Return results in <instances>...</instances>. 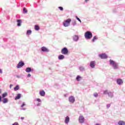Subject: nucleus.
Masks as SVG:
<instances>
[{
    "instance_id": "obj_1",
    "label": "nucleus",
    "mask_w": 125,
    "mask_h": 125,
    "mask_svg": "<svg viewBox=\"0 0 125 125\" xmlns=\"http://www.w3.org/2000/svg\"><path fill=\"white\" fill-rule=\"evenodd\" d=\"M109 65L114 70H118L119 69V63L112 60H109Z\"/></svg>"
},
{
    "instance_id": "obj_2",
    "label": "nucleus",
    "mask_w": 125,
    "mask_h": 125,
    "mask_svg": "<svg viewBox=\"0 0 125 125\" xmlns=\"http://www.w3.org/2000/svg\"><path fill=\"white\" fill-rule=\"evenodd\" d=\"M85 38L86 40H90L92 38V33L90 31H87L84 34Z\"/></svg>"
},
{
    "instance_id": "obj_3",
    "label": "nucleus",
    "mask_w": 125,
    "mask_h": 125,
    "mask_svg": "<svg viewBox=\"0 0 125 125\" xmlns=\"http://www.w3.org/2000/svg\"><path fill=\"white\" fill-rule=\"evenodd\" d=\"M72 20L71 19H67L66 20L63 22V25L64 27H69L70 26V23H71Z\"/></svg>"
},
{
    "instance_id": "obj_4",
    "label": "nucleus",
    "mask_w": 125,
    "mask_h": 125,
    "mask_svg": "<svg viewBox=\"0 0 125 125\" xmlns=\"http://www.w3.org/2000/svg\"><path fill=\"white\" fill-rule=\"evenodd\" d=\"M61 52L62 54L66 55V54H68V52H69V51L68 50V49L67 48L64 47L62 49Z\"/></svg>"
},
{
    "instance_id": "obj_5",
    "label": "nucleus",
    "mask_w": 125,
    "mask_h": 125,
    "mask_svg": "<svg viewBox=\"0 0 125 125\" xmlns=\"http://www.w3.org/2000/svg\"><path fill=\"white\" fill-rule=\"evenodd\" d=\"M79 122L80 124H83L84 123V117L83 115L79 116Z\"/></svg>"
},
{
    "instance_id": "obj_6",
    "label": "nucleus",
    "mask_w": 125,
    "mask_h": 125,
    "mask_svg": "<svg viewBox=\"0 0 125 125\" xmlns=\"http://www.w3.org/2000/svg\"><path fill=\"white\" fill-rule=\"evenodd\" d=\"M24 65H25V63H24V62H20L17 65V68H18V69L22 68V67H23V66H24Z\"/></svg>"
},
{
    "instance_id": "obj_7",
    "label": "nucleus",
    "mask_w": 125,
    "mask_h": 125,
    "mask_svg": "<svg viewBox=\"0 0 125 125\" xmlns=\"http://www.w3.org/2000/svg\"><path fill=\"white\" fill-rule=\"evenodd\" d=\"M68 100H69V102H70V103L73 104V103H75V101L76 100L75 99V97H74V96H71L69 97Z\"/></svg>"
},
{
    "instance_id": "obj_8",
    "label": "nucleus",
    "mask_w": 125,
    "mask_h": 125,
    "mask_svg": "<svg viewBox=\"0 0 125 125\" xmlns=\"http://www.w3.org/2000/svg\"><path fill=\"white\" fill-rule=\"evenodd\" d=\"M99 56L100 58H101L102 59H106L107 58V55L105 54H100L99 55Z\"/></svg>"
},
{
    "instance_id": "obj_9",
    "label": "nucleus",
    "mask_w": 125,
    "mask_h": 125,
    "mask_svg": "<svg viewBox=\"0 0 125 125\" xmlns=\"http://www.w3.org/2000/svg\"><path fill=\"white\" fill-rule=\"evenodd\" d=\"M117 84H119V85H121L124 83V82L123 81V80L121 79H118L117 80Z\"/></svg>"
},
{
    "instance_id": "obj_10",
    "label": "nucleus",
    "mask_w": 125,
    "mask_h": 125,
    "mask_svg": "<svg viewBox=\"0 0 125 125\" xmlns=\"http://www.w3.org/2000/svg\"><path fill=\"white\" fill-rule=\"evenodd\" d=\"M90 66L92 69L95 68V61H92L90 62Z\"/></svg>"
},
{
    "instance_id": "obj_11",
    "label": "nucleus",
    "mask_w": 125,
    "mask_h": 125,
    "mask_svg": "<svg viewBox=\"0 0 125 125\" xmlns=\"http://www.w3.org/2000/svg\"><path fill=\"white\" fill-rule=\"evenodd\" d=\"M41 50L42 51H43V52H49V50L45 47H42L41 48Z\"/></svg>"
},
{
    "instance_id": "obj_12",
    "label": "nucleus",
    "mask_w": 125,
    "mask_h": 125,
    "mask_svg": "<svg viewBox=\"0 0 125 125\" xmlns=\"http://www.w3.org/2000/svg\"><path fill=\"white\" fill-rule=\"evenodd\" d=\"M70 122V117L69 116H66L65 117L64 123L66 125H68L69 124V122Z\"/></svg>"
},
{
    "instance_id": "obj_13",
    "label": "nucleus",
    "mask_w": 125,
    "mask_h": 125,
    "mask_svg": "<svg viewBox=\"0 0 125 125\" xmlns=\"http://www.w3.org/2000/svg\"><path fill=\"white\" fill-rule=\"evenodd\" d=\"M79 36L78 35H74L73 36V40L74 42H78L79 41Z\"/></svg>"
},
{
    "instance_id": "obj_14",
    "label": "nucleus",
    "mask_w": 125,
    "mask_h": 125,
    "mask_svg": "<svg viewBox=\"0 0 125 125\" xmlns=\"http://www.w3.org/2000/svg\"><path fill=\"white\" fill-rule=\"evenodd\" d=\"M39 94L41 95V96H44L45 95V92H44V90L40 91Z\"/></svg>"
},
{
    "instance_id": "obj_15",
    "label": "nucleus",
    "mask_w": 125,
    "mask_h": 125,
    "mask_svg": "<svg viewBox=\"0 0 125 125\" xmlns=\"http://www.w3.org/2000/svg\"><path fill=\"white\" fill-rule=\"evenodd\" d=\"M118 125H125V122L124 121L120 120L118 122Z\"/></svg>"
},
{
    "instance_id": "obj_16",
    "label": "nucleus",
    "mask_w": 125,
    "mask_h": 125,
    "mask_svg": "<svg viewBox=\"0 0 125 125\" xmlns=\"http://www.w3.org/2000/svg\"><path fill=\"white\" fill-rule=\"evenodd\" d=\"M17 23V26L20 27L21 26V23H22V21L21 20H18Z\"/></svg>"
},
{
    "instance_id": "obj_17",
    "label": "nucleus",
    "mask_w": 125,
    "mask_h": 125,
    "mask_svg": "<svg viewBox=\"0 0 125 125\" xmlns=\"http://www.w3.org/2000/svg\"><path fill=\"white\" fill-rule=\"evenodd\" d=\"M64 58H65V56H64L63 55H61L58 57L59 60H63Z\"/></svg>"
},
{
    "instance_id": "obj_18",
    "label": "nucleus",
    "mask_w": 125,
    "mask_h": 125,
    "mask_svg": "<svg viewBox=\"0 0 125 125\" xmlns=\"http://www.w3.org/2000/svg\"><path fill=\"white\" fill-rule=\"evenodd\" d=\"M24 106H26V104H25V103H23L21 105V110L25 111V110H26V108L23 107Z\"/></svg>"
},
{
    "instance_id": "obj_19",
    "label": "nucleus",
    "mask_w": 125,
    "mask_h": 125,
    "mask_svg": "<svg viewBox=\"0 0 125 125\" xmlns=\"http://www.w3.org/2000/svg\"><path fill=\"white\" fill-rule=\"evenodd\" d=\"M31 71H32V68H31V67H27L25 69V71L26 72V73H30Z\"/></svg>"
},
{
    "instance_id": "obj_20",
    "label": "nucleus",
    "mask_w": 125,
    "mask_h": 125,
    "mask_svg": "<svg viewBox=\"0 0 125 125\" xmlns=\"http://www.w3.org/2000/svg\"><path fill=\"white\" fill-rule=\"evenodd\" d=\"M79 70L81 72H83V71H84L85 70L84 67L83 66H79Z\"/></svg>"
},
{
    "instance_id": "obj_21",
    "label": "nucleus",
    "mask_w": 125,
    "mask_h": 125,
    "mask_svg": "<svg viewBox=\"0 0 125 125\" xmlns=\"http://www.w3.org/2000/svg\"><path fill=\"white\" fill-rule=\"evenodd\" d=\"M109 97H113L114 96V94L112 92H108V94Z\"/></svg>"
},
{
    "instance_id": "obj_22",
    "label": "nucleus",
    "mask_w": 125,
    "mask_h": 125,
    "mask_svg": "<svg viewBox=\"0 0 125 125\" xmlns=\"http://www.w3.org/2000/svg\"><path fill=\"white\" fill-rule=\"evenodd\" d=\"M20 98H21V94H18L17 95V96H16V97H15V100H18V99H20Z\"/></svg>"
},
{
    "instance_id": "obj_23",
    "label": "nucleus",
    "mask_w": 125,
    "mask_h": 125,
    "mask_svg": "<svg viewBox=\"0 0 125 125\" xmlns=\"http://www.w3.org/2000/svg\"><path fill=\"white\" fill-rule=\"evenodd\" d=\"M81 80H82V77H81V76L80 75L77 76L76 77V81H77L78 82H80Z\"/></svg>"
},
{
    "instance_id": "obj_24",
    "label": "nucleus",
    "mask_w": 125,
    "mask_h": 125,
    "mask_svg": "<svg viewBox=\"0 0 125 125\" xmlns=\"http://www.w3.org/2000/svg\"><path fill=\"white\" fill-rule=\"evenodd\" d=\"M20 87H19V85H17L14 88V90L15 91H17V90H18L19 89Z\"/></svg>"
},
{
    "instance_id": "obj_25",
    "label": "nucleus",
    "mask_w": 125,
    "mask_h": 125,
    "mask_svg": "<svg viewBox=\"0 0 125 125\" xmlns=\"http://www.w3.org/2000/svg\"><path fill=\"white\" fill-rule=\"evenodd\" d=\"M8 102V99L7 98H4L3 101V103L5 104Z\"/></svg>"
},
{
    "instance_id": "obj_26",
    "label": "nucleus",
    "mask_w": 125,
    "mask_h": 125,
    "mask_svg": "<svg viewBox=\"0 0 125 125\" xmlns=\"http://www.w3.org/2000/svg\"><path fill=\"white\" fill-rule=\"evenodd\" d=\"M35 29L36 31H39V30H40V26L38 25H35Z\"/></svg>"
},
{
    "instance_id": "obj_27",
    "label": "nucleus",
    "mask_w": 125,
    "mask_h": 125,
    "mask_svg": "<svg viewBox=\"0 0 125 125\" xmlns=\"http://www.w3.org/2000/svg\"><path fill=\"white\" fill-rule=\"evenodd\" d=\"M32 34V30H28L26 32V35H28V36L31 35Z\"/></svg>"
},
{
    "instance_id": "obj_28",
    "label": "nucleus",
    "mask_w": 125,
    "mask_h": 125,
    "mask_svg": "<svg viewBox=\"0 0 125 125\" xmlns=\"http://www.w3.org/2000/svg\"><path fill=\"white\" fill-rule=\"evenodd\" d=\"M97 40H98V38H97L96 36H94L92 41L93 42H95V41H97Z\"/></svg>"
},
{
    "instance_id": "obj_29",
    "label": "nucleus",
    "mask_w": 125,
    "mask_h": 125,
    "mask_svg": "<svg viewBox=\"0 0 125 125\" xmlns=\"http://www.w3.org/2000/svg\"><path fill=\"white\" fill-rule=\"evenodd\" d=\"M72 25L73 26H76L77 25V21L75 20L72 21Z\"/></svg>"
},
{
    "instance_id": "obj_30",
    "label": "nucleus",
    "mask_w": 125,
    "mask_h": 125,
    "mask_svg": "<svg viewBox=\"0 0 125 125\" xmlns=\"http://www.w3.org/2000/svg\"><path fill=\"white\" fill-rule=\"evenodd\" d=\"M7 96V93H4L3 94H2V97L3 98H4L5 97H6Z\"/></svg>"
},
{
    "instance_id": "obj_31",
    "label": "nucleus",
    "mask_w": 125,
    "mask_h": 125,
    "mask_svg": "<svg viewBox=\"0 0 125 125\" xmlns=\"http://www.w3.org/2000/svg\"><path fill=\"white\" fill-rule=\"evenodd\" d=\"M27 12H28V11L27 10V9H26V8H23V13H27Z\"/></svg>"
},
{
    "instance_id": "obj_32",
    "label": "nucleus",
    "mask_w": 125,
    "mask_h": 125,
    "mask_svg": "<svg viewBox=\"0 0 125 125\" xmlns=\"http://www.w3.org/2000/svg\"><path fill=\"white\" fill-rule=\"evenodd\" d=\"M76 18L77 20H78L79 22L82 23V21L81 20V19H80V18H79L78 17V16H76Z\"/></svg>"
},
{
    "instance_id": "obj_33",
    "label": "nucleus",
    "mask_w": 125,
    "mask_h": 125,
    "mask_svg": "<svg viewBox=\"0 0 125 125\" xmlns=\"http://www.w3.org/2000/svg\"><path fill=\"white\" fill-rule=\"evenodd\" d=\"M94 97H98V93H94Z\"/></svg>"
},
{
    "instance_id": "obj_34",
    "label": "nucleus",
    "mask_w": 125,
    "mask_h": 125,
    "mask_svg": "<svg viewBox=\"0 0 125 125\" xmlns=\"http://www.w3.org/2000/svg\"><path fill=\"white\" fill-rule=\"evenodd\" d=\"M109 92H108V90H105L104 91V94H108Z\"/></svg>"
},
{
    "instance_id": "obj_35",
    "label": "nucleus",
    "mask_w": 125,
    "mask_h": 125,
    "mask_svg": "<svg viewBox=\"0 0 125 125\" xmlns=\"http://www.w3.org/2000/svg\"><path fill=\"white\" fill-rule=\"evenodd\" d=\"M110 107H111V104H108L106 105V108L107 109H109V108H110Z\"/></svg>"
},
{
    "instance_id": "obj_36",
    "label": "nucleus",
    "mask_w": 125,
    "mask_h": 125,
    "mask_svg": "<svg viewBox=\"0 0 125 125\" xmlns=\"http://www.w3.org/2000/svg\"><path fill=\"white\" fill-rule=\"evenodd\" d=\"M59 9H60L62 11L63 10V7L60 6L59 7Z\"/></svg>"
},
{
    "instance_id": "obj_37",
    "label": "nucleus",
    "mask_w": 125,
    "mask_h": 125,
    "mask_svg": "<svg viewBox=\"0 0 125 125\" xmlns=\"http://www.w3.org/2000/svg\"><path fill=\"white\" fill-rule=\"evenodd\" d=\"M12 125H19V124H18V123L15 122Z\"/></svg>"
},
{
    "instance_id": "obj_38",
    "label": "nucleus",
    "mask_w": 125,
    "mask_h": 125,
    "mask_svg": "<svg viewBox=\"0 0 125 125\" xmlns=\"http://www.w3.org/2000/svg\"><path fill=\"white\" fill-rule=\"evenodd\" d=\"M37 101L38 102H41V100L40 99H37Z\"/></svg>"
},
{
    "instance_id": "obj_39",
    "label": "nucleus",
    "mask_w": 125,
    "mask_h": 125,
    "mask_svg": "<svg viewBox=\"0 0 125 125\" xmlns=\"http://www.w3.org/2000/svg\"><path fill=\"white\" fill-rule=\"evenodd\" d=\"M31 77V74H28L27 75V78H30Z\"/></svg>"
},
{
    "instance_id": "obj_40",
    "label": "nucleus",
    "mask_w": 125,
    "mask_h": 125,
    "mask_svg": "<svg viewBox=\"0 0 125 125\" xmlns=\"http://www.w3.org/2000/svg\"><path fill=\"white\" fill-rule=\"evenodd\" d=\"M0 74H2V70L1 69H0Z\"/></svg>"
},
{
    "instance_id": "obj_41",
    "label": "nucleus",
    "mask_w": 125,
    "mask_h": 125,
    "mask_svg": "<svg viewBox=\"0 0 125 125\" xmlns=\"http://www.w3.org/2000/svg\"><path fill=\"white\" fill-rule=\"evenodd\" d=\"M12 86H13V84H10V88H11V87H12Z\"/></svg>"
},
{
    "instance_id": "obj_42",
    "label": "nucleus",
    "mask_w": 125,
    "mask_h": 125,
    "mask_svg": "<svg viewBox=\"0 0 125 125\" xmlns=\"http://www.w3.org/2000/svg\"><path fill=\"white\" fill-rule=\"evenodd\" d=\"M34 69H31V72H34Z\"/></svg>"
},
{
    "instance_id": "obj_43",
    "label": "nucleus",
    "mask_w": 125,
    "mask_h": 125,
    "mask_svg": "<svg viewBox=\"0 0 125 125\" xmlns=\"http://www.w3.org/2000/svg\"><path fill=\"white\" fill-rule=\"evenodd\" d=\"M89 1V0H85V1L86 2H87V1Z\"/></svg>"
},
{
    "instance_id": "obj_44",
    "label": "nucleus",
    "mask_w": 125,
    "mask_h": 125,
    "mask_svg": "<svg viewBox=\"0 0 125 125\" xmlns=\"http://www.w3.org/2000/svg\"><path fill=\"white\" fill-rule=\"evenodd\" d=\"M40 105H41V103H39L38 104H37V106H40Z\"/></svg>"
},
{
    "instance_id": "obj_45",
    "label": "nucleus",
    "mask_w": 125,
    "mask_h": 125,
    "mask_svg": "<svg viewBox=\"0 0 125 125\" xmlns=\"http://www.w3.org/2000/svg\"><path fill=\"white\" fill-rule=\"evenodd\" d=\"M1 101V96H0V102Z\"/></svg>"
},
{
    "instance_id": "obj_46",
    "label": "nucleus",
    "mask_w": 125,
    "mask_h": 125,
    "mask_svg": "<svg viewBox=\"0 0 125 125\" xmlns=\"http://www.w3.org/2000/svg\"><path fill=\"white\" fill-rule=\"evenodd\" d=\"M21 120H24V117H21Z\"/></svg>"
},
{
    "instance_id": "obj_47",
    "label": "nucleus",
    "mask_w": 125,
    "mask_h": 125,
    "mask_svg": "<svg viewBox=\"0 0 125 125\" xmlns=\"http://www.w3.org/2000/svg\"><path fill=\"white\" fill-rule=\"evenodd\" d=\"M95 125H101V124H95Z\"/></svg>"
},
{
    "instance_id": "obj_48",
    "label": "nucleus",
    "mask_w": 125,
    "mask_h": 125,
    "mask_svg": "<svg viewBox=\"0 0 125 125\" xmlns=\"http://www.w3.org/2000/svg\"><path fill=\"white\" fill-rule=\"evenodd\" d=\"M0 93H1V90L0 89Z\"/></svg>"
}]
</instances>
